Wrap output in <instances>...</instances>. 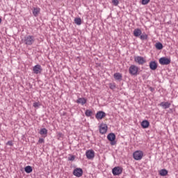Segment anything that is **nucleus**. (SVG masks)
Returning <instances> with one entry per match:
<instances>
[{"label":"nucleus","mask_w":178,"mask_h":178,"mask_svg":"<svg viewBox=\"0 0 178 178\" xmlns=\"http://www.w3.org/2000/svg\"><path fill=\"white\" fill-rule=\"evenodd\" d=\"M35 41V39L33 35L25 36L23 40V42L24 43L25 45H33Z\"/></svg>","instance_id":"obj_1"},{"label":"nucleus","mask_w":178,"mask_h":178,"mask_svg":"<svg viewBox=\"0 0 178 178\" xmlns=\"http://www.w3.org/2000/svg\"><path fill=\"white\" fill-rule=\"evenodd\" d=\"M138 70H140V68L134 65H131L129 68V74L131 76H137L138 74Z\"/></svg>","instance_id":"obj_2"},{"label":"nucleus","mask_w":178,"mask_h":178,"mask_svg":"<svg viewBox=\"0 0 178 178\" xmlns=\"http://www.w3.org/2000/svg\"><path fill=\"white\" fill-rule=\"evenodd\" d=\"M133 156L135 161H141V159H143V156H144V153L143 151L137 150L134 152Z\"/></svg>","instance_id":"obj_3"},{"label":"nucleus","mask_w":178,"mask_h":178,"mask_svg":"<svg viewBox=\"0 0 178 178\" xmlns=\"http://www.w3.org/2000/svg\"><path fill=\"white\" fill-rule=\"evenodd\" d=\"M134 61L138 65H144V63H147V60L144 58V57L140 56H135Z\"/></svg>","instance_id":"obj_4"},{"label":"nucleus","mask_w":178,"mask_h":178,"mask_svg":"<svg viewBox=\"0 0 178 178\" xmlns=\"http://www.w3.org/2000/svg\"><path fill=\"white\" fill-rule=\"evenodd\" d=\"M123 172V168L122 167H115L112 170V173L114 176H119V175H122Z\"/></svg>","instance_id":"obj_5"},{"label":"nucleus","mask_w":178,"mask_h":178,"mask_svg":"<svg viewBox=\"0 0 178 178\" xmlns=\"http://www.w3.org/2000/svg\"><path fill=\"white\" fill-rule=\"evenodd\" d=\"M33 72L35 74H41L42 73V67L40 64H38L33 66Z\"/></svg>","instance_id":"obj_6"},{"label":"nucleus","mask_w":178,"mask_h":178,"mask_svg":"<svg viewBox=\"0 0 178 178\" xmlns=\"http://www.w3.org/2000/svg\"><path fill=\"white\" fill-rule=\"evenodd\" d=\"M73 175L76 176V177H81L83 176V169L76 168L73 171Z\"/></svg>","instance_id":"obj_7"},{"label":"nucleus","mask_w":178,"mask_h":178,"mask_svg":"<svg viewBox=\"0 0 178 178\" xmlns=\"http://www.w3.org/2000/svg\"><path fill=\"white\" fill-rule=\"evenodd\" d=\"M170 58H168L166 57H162L159 59L160 65H169L170 64Z\"/></svg>","instance_id":"obj_8"},{"label":"nucleus","mask_w":178,"mask_h":178,"mask_svg":"<svg viewBox=\"0 0 178 178\" xmlns=\"http://www.w3.org/2000/svg\"><path fill=\"white\" fill-rule=\"evenodd\" d=\"M108 131V125L106 124H101L99 126V133L101 134H105Z\"/></svg>","instance_id":"obj_9"},{"label":"nucleus","mask_w":178,"mask_h":178,"mask_svg":"<svg viewBox=\"0 0 178 178\" xmlns=\"http://www.w3.org/2000/svg\"><path fill=\"white\" fill-rule=\"evenodd\" d=\"M105 116H106V113H105V112L104 111H98L95 115V118L96 119H97V120H101L104 119Z\"/></svg>","instance_id":"obj_10"},{"label":"nucleus","mask_w":178,"mask_h":178,"mask_svg":"<svg viewBox=\"0 0 178 178\" xmlns=\"http://www.w3.org/2000/svg\"><path fill=\"white\" fill-rule=\"evenodd\" d=\"M86 155L88 159H93L94 156H95V153L94 152V150H88L86 152Z\"/></svg>","instance_id":"obj_11"},{"label":"nucleus","mask_w":178,"mask_h":178,"mask_svg":"<svg viewBox=\"0 0 178 178\" xmlns=\"http://www.w3.org/2000/svg\"><path fill=\"white\" fill-rule=\"evenodd\" d=\"M171 104L169 102H163L159 104V106L163 108V109H168L170 108Z\"/></svg>","instance_id":"obj_12"},{"label":"nucleus","mask_w":178,"mask_h":178,"mask_svg":"<svg viewBox=\"0 0 178 178\" xmlns=\"http://www.w3.org/2000/svg\"><path fill=\"white\" fill-rule=\"evenodd\" d=\"M149 68L151 70H156L158 68V64L155 61H151L149 63Z\"/></svg>","instance_id":"obj_13"},{"label":"nucleus","mask_w":178,"mask_h":178,"mask_svg":"<svg viewBox=\"0 0 178 178\" xmlns=\"http://www.w3.org/2000/svg\"><path fill=\"white\" fill-rule=\"evenodd\" d=\"M40 12H41V9L40 8L38 7L33 8V16H35V17H37V16L40 15Z\"/></svg>","instance_id":"obj_14"},{"label":"nucleus","mask_w":178,"mask_h":178,"mask_svg":"<svg viewBox=\"0 0 178 178\" xmlns=\"http://www.w3.org/2000/svg\"><path fill=\"white\" fill-rule=\"evenodd\" d=\"M143 34V32L141 31V29H136L134 31V37H140Z\"/></svg>","instance_id":"obj_15"},{"label":"nucleus","mask_w":178,"mask_h":178,"mask_svg":"<svg viewBox=\"0 0 178 178\" xmlns=\"http://www.w3.org/2000/svg\"><path fill=\"white\" fill-rule=\"evenodd\" d=\"M141 127L143 129H148V127H149V122H148V120H143L141 122Z\"/></svg>","instance_id":"obj_16"},{"label":"nucleus","mask_w":178,"mask_h":178,"mask_svg":"<svg viewBox=\"0 0 178 178\" xmlns=\"http://www.w3.org/2000/svg\"><path fill=\"white\" fill-rule=\"evenodd\" d=\"M39 134L40 136H43V137H47L48 134V130L45 128L41 129Z\"/></svg>","instance_id":"obj_17"},{"label":"nucleus","mask_w":178,"mask_h":178,"mask_svg":"<svg viewBox=\"0 0 178 178\" xmlns=\"http://www.w3.org/2000/svg\"><path fill=\"white\" fill-rule=\"evenodd\" d=\"M77 104H81L82 105H84L86 104H87V99L84 97L82 98H79L76 100Z\"/></svg>","instance_id":"obj_18"},{"label":"nucleus","mask_w":178,"mask_h":178,"mask_svg":"<svg viewBox=\"0 0 178 178\" xmlns=\"http://www.w3.org/2000/svg\"><path fill=\"white\" fill-rule=\"evenodd\" d=\"M107 138L109 141H115L116 140V136H115V134H109L107 136Z\"/></svg>","instance_id":"obj_19"},{"label":"nucleus","mask_w":178,"mask_h":178,"mask_svg":"<svg viewBox=\"0 0 178 178\" xmlns=\"http://www.w3.org/2000/svg\"><path fill=\"white\" fill-rule=\"evenodd\" d=\"M160 176H167L168 175V171L166 169H162L159 171Z\"/></svg>","instance_id":"obj_20"},{"label":"nucleus","mask_w":178,"mask_h":178,"mask_svg":"<svg viewBox=\"0 0 178 178\" xmlns=\"http://www.w3.org/2000/svg\"><path fill=\"white\" fill-rule=\"evenodd\" d=\"M122 74L120 73H115L114 74V78L115 79V80H122Z\"/></svg>","instance_id":"obj_21"},{"label":"nucleus","mask_w":178,"mask_h":178,"mask_svg":"<svg viewBox=\"0 0 178 178\" xmlns=\"http://www.w3.org/2000/svg\"><path fill=\"white\" fill-rule=\"evenodd\" d=\"M24 170L26 173H31V172H33V168H31L30 165H27L25 167Z\"/></svg>","instance_id":"obj_22"},{"label":"nucleus","mask_w":178,"mask_h":178,"mask_svg":"<svg viewBox=\"0 0 178 178\" xmlns=\"http://www.w3.org/2000/svg\"><path fill=\"white\" fill-rule=\"evenodd\" d=\"M74 23L77 24L78 26H80L81 24V18H75L74 19Z\"/></svg>","instance_id":"obj_23"},{"label":"nucleus","mask_w":178,"mask_h":178,"mask_svg":"<svg viewBox=\"0 0 178 178\" xmlns=\"http://www.w3.org/2000/svg\"><path fill=\"white\" fill-rule=\"evenodd\" d=\"M140 38L142 40H148V35H147L146 33H143V34L140 35Z\"/></svg>","instance_id":"obj_24"},{"label":"nucleus","mask_w":178,"mask_h":178,"mask_svg":"<svg viewBox=\"0 0 178 178\" xmlns=\"http://www.w3.org/2000/svg\"><path fill=\"white\" fill-rule=\"evenodd\" d=\"M86 116H88V118H90V116H92V112L91 110H86L85 112Z\"/></svg>","instance_id":"obj_25"},{"label":"nucleus","mask_w":178,"mask_h":178,"mask_svg":"<svg viewBox=\"0 0 178 178\" xmlns=\"http://www.w3.org/2000/svg\"><path fill=\"white\" fill-rule=\"evenodd\" d=\"M156 49H162L163 48V45L161 42H158L156 44Z\"/></svg>","instance_id":"obj_26"},{"label":"nucleus","mask_w":178,"mask_h":178,"mask_svg":"<svg viewBox=\"0 0 178 178\" xmlns=\"http://www.w3.org/2000/svg\"><path fill=\"white\" fill-rule=\"evenodd\" d=\"M33 106V108H40V106H41V104L40 103V102H34Z\"/></svg>","instance_id":"obj_27"},{"label":"nucleus","mask_w":178,"mask_h":178,"mask_svg":"<svg viewBox=\"0 0 178 178\" xmlns=\"http://www.w3.org/2000/svg\"><path fill=\"white\" fill-rule=\"evenodd\" d=\"M112 3L114 6H118L119 5V0H112Z\"/></svg>","instance_id":"obj_28"},{"label":"nucleus","mask_w":178,"mask_h":178,"mask_svg":"<svg viewBox=\"0 0 178 178\" xmlns=\"http://www.w3.org/2000/svg\"><path fill=\"white\" fill-rule=\"evenodd\" d=\"M147 3H149V0H142L143 5H147Z\"/></svg>","instance_id":"obj_29"},{"label":"nucleus","mask_w":178,"mask_h":178,"mask_svg":"<svg viewBox=\"0 0 178 178\" xmlns=\"http://www.w3.org/2000/svg\"><path fill=\"white\" fill-rule=\"evenodd\" d=\"M109 87L111 90H115L116 88V86L115 84L110 83Z\"/></svg>","instance_id":"obj_30"},{"label":"nucleus","mask_w":178,"mask_h":178,"mask_svg":"<svg viewBox=\"0 0 178 178\" xmlns=\"http://www.w3.org/2000/svg\"><path fill=\"white\" fill-rule=\"evenodd\" d=\"M6 145H10V147H13V141L9 140L8 142H7Z\"/></svg>","instance_id":"obj_31"},{"label":"nucleus","mask_w":178,"mask_h":178,"mask_svg":"<svg viewBox=\"0 0 178 178\" xmlns=\"http://www.w3.org/2000/svg\"><path fill=\"white\" fill-rule=\"evenodd\" d=\"M43 143H44V138H39L38 143L42 144Z\"/></svg>","instance_id":"obj_32"},{"label":"nucleus","mask_w":178,"mask_h":178,"mask_svg":"<svg viewBox=\"0 0 178 178\" xmlns=\"http://www.w3.org/2000/svg\"><path fill=\"white\" fill-rule=\"evenodd\" d=\"M58 137H59V138L63 137V134H62V133H58Z\"/></svg>","instance_id":"obj_33"},{"label":"nucleus","mask_w":178,"mask_h":178,"mask_svg":"<svg viewBox=\"0 0 178 178\" xmlns=\"http://www.w3.org/2000/svg\"><path fill=\"white\" fill-rule=\"evenodd\" d=\"M116 144V142L115 140L111 141V145H115Z\"/></svg>","instance_id":"obj_34"},{"label":"nucleus","mask_w":178,"mask_h":178,"mask_svg":"<svg viewBox=\"0 0 178 178\" xmlns=\"http://www.w3.org/2000/svg\"><path fill=\"white\" fill-rule=\"evenodd\" d=\"M71 161H74V158L72 157Z\"/></svg>","instance_id":"obj_35"},{"label":"nucleus","mask_w":178,"mask_h":178,"mask_svg":"<svg viewBox=\"0 0 178 178\" xmlns=\"http://www.w3.org/2000/svg\"><path fill=\"white\" fill-rule=\"evenodd\" d=\"M1 22H2V19L0 18V23H1Z\"/></svg>","instance_id":"obj_36"}]
</instances>
